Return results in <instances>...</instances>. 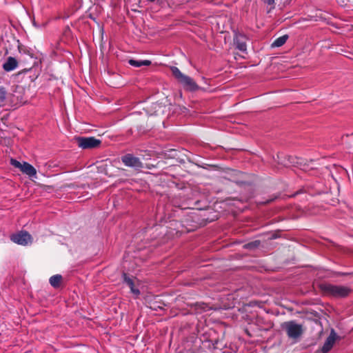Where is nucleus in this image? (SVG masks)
<instances>
[{"label": "nucleus", "mask_w": 353, "mask_h": 353, "mask_svg": "<svg viewBox=\"0 0 353 353\" xmlns=\"http://www.w3.org/2000/svg\"><path fill=\"white\" fill-rule=\"evenodd\" d=\"M121 161L128 167L139 169L143 168V163L139 158L133 156L131 154H127L121 157Z\"/></svg>", "instance_id": "nucleus-5"}, {"label": "nucleus", "mask_w": 353, "mask_h": 353, "mask_svg": "<svg viewBox=\"0 0 353 353\" xmlns=\"http://www.w3.org/2000/svg\"><path fill=\"white\" fill-rule=\"evenodd\" d=\"M235 43L236 44L237 48L239 50H241L242 52H244L246 50V44L243 41H241V37H237L236 38Z\"/></svg>", "instance_id": "nucleus-14"}, {"label": "nucleus", "mask_w": 353, "mask_h": 353, "mask_svg": "<svg viewBox=\"0 0 353 353\" xmlns=\"http://www.w3.org/2000/svg\"><path fill=\"white\" fill-rule=\"evenodd\" d=\"M17 66V60L13 57H8L7 61L3 63V68L7 71H12L14 70Z\"/></svg>", "instance_id": "nucleus-9"}, {"label": "nucleus", "mask_w": 353, "mask_h": 353, "mask_svg": "<svg viewBox=\"0 0 353 353\" xmlns=\"http://www.w3.org/2000/svg\"><path fill=\"white\" fill-rule=\"evenodd\" d=\"M129 64L134 67H141L143 65L148 66L151 64V61L149 60H144V61H137L134 59H130L128 61Z\"/></svg>", "instance_id": "nucleus-10"}, {"label": "nucleus", "mask_w": 353, "mask_h": 353, "mask_svg": "<svg viewBox=\"0 0 353 353\" xmlns=\"http://www.w3.org/2000/svg\"><path fill=\"white\" fill-rule=\"evenodd\" d=\"M283 327L285 330L288 336L292 339L299 337L303 332L302 325L296 323L294 321L284 323Z\"/></svg>", "instance_id": "nucleus-2"}, {"label": "nucleus", "mask_w": 353, "mask_h": 353, "mask_svg": "<svg viewBox=\"0 0 353 353\" xmlns=\"http://www.w3.org/2000/svg\"><path fill=\"white\" fill-rule=\"evenodd\" d=\"M321 290L325 294L337 298L345 297L351 292V289L347 286L333 284H323Z\"/></svg>", "instance_id": "nucleus-1"}, {"label": "nucleus", "mask_w": 353, "mask_h": 353, "mask_svg": "<svg viewBox=\"0 0 353 353\" xmlns=\"http://www.w3.org/2000/svg\"><path fill=\"white\" fill-rule=\"evenodd\" d=\"M129 287H130V288L131 292H132L134 294H135L136 296L139 295L140 292H139V290L138 289H137V288H134V283L132 284V285H130V286H129Z\"/></svg>", "instance_id": "nucleus-17"}, {"label": "nucleus", "mask_w": 353, "mask_h": 353, "mask_svg": "<svg viewBox=\"0 0 353 353\" xmlns=\"http://www.w3.org/2000/svg\"><path fill=\"white\" fill-rule=\"evenodd\" d=\"M171 71L172 72V74L179 81H181L185 76V74H183L176 67H171Z\"/></svg>", "instance_id": "nucleus-13"}, {"label": "nucleus", "mask_w": 353, "mask_h": 353, "mask_svg": "<svg viewBox=\"0 0 353 353\" xmlns=\"http://www.w3.org/2000/svg\"><path fill=\"white\" fill-rule=\"evenodd\" d=\"M10 164L12 166L19 168L23 173L27 174L30 177L36 176L37 175L36 169L27 162L24 161L21 163L16 159H11Z\"/></svg>", "instance_id": "nucleus-3"}, {"label": "nucleus", "mask_w": 353, "mask_h": 353, "mask_svg": "<svg viewBox=\"0 0 353 353\" xmlns=\"http://www.w3.org/2000/svg\"><path fill=\"white\" fill-rule=\"evenodd\" d=\"M123 279H124V282L128 286L132 285V284L134 283L133 281L130 278L128 277L126 274H123Z\"/></svg>", "instance_id": "nucleus-16"}, {"label": "nucleus", "mask_w": 353, "mask_h": 353, "mask_svg": "<svg viewBox=\"0 0 353 353\" xmlns=\"http://www.w3.org/2000/svg\"><path fill=\"white\" fill-rule=\"evenodd\" d=\"M77 141L79 147L83 149L94 148L101 144V141L94 137H78Z\"/></svg>", "instance_id": "nucleus-4"}, {"label": "nucleus", "mask_w": 353, "mask_h": 353, "mask_svg": "<svg viewBox=\"0 0 353 353\" xmlns=\"http://www.w3.org/2000/svg\"><path fill=\"white\" fill-rule=\"evenodd\" d=\"M288 39V35L281 36V37L277 38L276 39H275L274 41L272 43L271 46L273 48L281 47V46H282L283 45H284L285 43V42L287 41Z\"/></svg>", "instance_id": "nucleus-11"}, {"label": "nucleus", "mask_w": 353, "mask_h": 353, "mask_svg": "<svg viewBox=\"0 0 353 353\" xmlns=\"http://www.w3.org/2000/svg\"><path fill=\"white\" fill-rule=\"evenodd\" d=\"M61 276L59 274H56L50 278V283L52 286L54 288H57L59 286L60 283L61 281Z\"/></svg>", "instance_id": "nucleus-12"}, {"label": "nucleus", "mask_w": 353, "mask_h": 353, "mask_svg": "<svg viewBox=\"0 0 353 353\" xmlns=\"http://www.w3.org/2000/svg\"><path fill=\"white\" fill-rule=\"evenodd\" d=\"M129 287H130V288L131 292H132L134 294H135L136 296L139 295L140 292H139V290L138 289H137V288H134V283L132 284V285H130V286H129Z\"/></svg>", "instance_id": "nucleus-18"}, {"label": "nucleus", "mask_w": 353, "mask_h": 353, "mask_svg": "<svg viewBox=\"0 0 353 353\" xmlns=\"http://www.w3.org/2000/svg\"><path fill=\"white\" fill-rule=\"evenodd\" d=\"M263 3L274 7V0H261Z\"/></svg>", "instance_id": "nucleus-19"}, {"label": "nucleus", "mask_w": 353, "mask_h": 353, "mask_svg": "<svg viewBox=\"0 0 353 353\" xmlns=\"http://www.w3.org/2000/svg\"><path fill=\"white\" fill-rule=\"evenodd\" d=\"M10 239L19 244L22 245H26L32 241V237L27 232H20L17 234L11 235Z\"/></svg>", "instance_id": "nucleus-6"}, {"label": "nucleus", "mask_w": 353, "mask_h": 353, "mask_svg": "<svg viewBox=\"0 0 353 353\" xmlns=\"http://www.w3.org/2000/svg\"><path fill=\"white\" fill-rule=\"evenodd\" d=\"M179 82L188 90H194L197 88L196 83L188 76L185 75Z\"/></svg>", "instance_id": "nucleus-8"}, {"label": "nucleus", "mask_w": 353, "mask_h": 353, "mask_svg": "<svg viewBox=\"0 0 353 353\" xmlns=\"http://www.w3.org/2000/svg\"><path fill=\"white\" fill-rule=\"evenodd\" d=\"M6 92L4 88H0V106L3 105L6 100Z\"/></svg>", "instance_id": "nucleus-15"}, {"label": "nucleus", "mask_w": 353, "mask_h": 353, "mask_svg": "<svg viewBox=\"0 0 353 353\" xmlns=\"http://www.w3.org/2000/svg\"><path fill=\"white\" fill-rule=\"evenodd\" d=\"M335 340H336V334L334 332H332L330 335L327 338V339L322 347V352L323 353L328 352L333 347Z\"/></svg>", "instance_id": "nucleus-7"}]
</instances>
